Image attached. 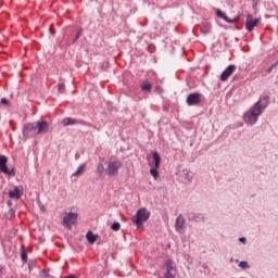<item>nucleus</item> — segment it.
I'll list each match as a JSON object with an SVG mask.
<instances>
[{
  "instance_id": "22",
  "label": "nucleus",
  "mask_w": 278,
  "mask_h": 278,
  "mask_svg": "<svg viewBox=\"0 0 278 278\" xmlns=\"http://www.w3.org/2000/svg\"><path fill=\"white\" fill-rule=\"evenodd\" d=\"M21 260L23 264H27V249L25 248V245L21 247Z\"/></svg>"
},
{
  "instance_id": "28",
  "label": "nucleus",
  "mask_w": 278,
  "mask_h": 278,
  "mask_svg": "<svg viewBox=\"0 0 278 278\" xmlns=\"http://www.w3.org/2000/svg\"><path fill=\"white\" fill-rule=\"evenodd\" d=\"M185 173V179H187L189 182L192 181V176L190 175V172L184 170Z\"/></svg>"
},
{
  "instance_id": "9",
  "label": "nucleus",
  "mask_w": 278,
  "mask_h": 278,
  "mask_svg": "<svg viewBox=\"0 0 278 278\" xmlns=\"http://www.w3.org/2000/svg\"><path fill=\"white\" fill-rule=\"evenodd\" d=\"M187 219L189 223H205V215L202 213L190 212L187 213Z\"/></svg>"
},
{
  "instance_id": "5",
  "label": "nucleus",
  "mask_w": 278,
  "mask_h": 278,
  "mask_svg": "<svg viewBox=\"0 0 278 278\" xmlns=\"http://www.w3.org/2000/svg\"><path fill=\"white\" fill-rule=\"evenodd\" d=\"M23 136L24 138H36L38 136V128L35 123H27L23 127Z\"/></svg>"
},
{
  "instance_id": "35",
  "label": "nucleus",
  "mask_w": 278,
  "mask_h": 278,
  "mask_svg": "<svg viewBox=\"0 0 278 278\" xmlns=\"http://www.w3.org/2000/svg\"><path fill=\"white\" fill-rule=\"evenodd\" d=\"M239 242H243V244H244V242H247V238H244V237L239 238Z\"/></svg>"
},
{
  "instance_id": "33",
  "label": "nucleus",
  "mask_w": 278,
  "mask_h": 278,
  "mask_svg": "<svg viewBox=\"0 0 278 278\" xmlns=\"http://www.w3.org/2000/svg\"><path fill=\"white\" fill-rule=\"evenodd\" d=\"M169 108H170V105L168 103H165L163 105V112H168Z\"/></svg>"
},
{
  "instance_id": "26",
  "label": "nucleus",
  "mask_w": 278,
  "mask_h": 278,
  "mask_svg": "<svg viewBox=\"0 0 278 278\" xmlns=\"http://www.w3.org/2000/svg\"><path fill=\"white\" fill-rule=\"evenodd\" d=\"M202 34H210L212 31V26L206 25L201 28Z\"/></svg>"
},
{
  "instance_id": "14",
  "label": "nucleus",
  "mask_w": 278,
  "mask_h": 278,
  "mask_svg": "<svg viewBox=\"0 0 278 278\" xmlns=\"http://www.w3.org/2000/svg\"><path fill=\"white\" fill-rule=\"evenodd\" d=\"M216 16H218V18H223V21H225L226 23H229V25H233L235 23H238V18H229L227 16V14H225V12H223V10L220 9H216Z\"/></svg>"
},
{
  "instance_id": "24",
  "label": "nucleus",
  "mask_w": 278,
  "mask_h": 278,
  "mask_svg": "<svg viewBox=\"0 0 278 278\" xmlns=\"http://www.w3.org/2000/svg\"><path fill=\"white\" fill-rule=\"evenodd\" d=\"M112 231H119L121 230V223L115 222L111 225Z\"/></svg>"
},
{
  "instance_id": "18",
  "label": "nucleus",
  "mask_w": 278,
  "mask_h": 278,
  "mask_svg": "<svg viewBox=\"0 0 278 278\" xmlns=\"http://www.w3.org/2000/svg\"><path fill=\"white\" fill-rule=\"evenodd\" d=\"M176 227L178 229H184L186 227V218H184V215H178L176 218Z\"/></svg>"
},
{
  "instance_id": "8",
  "label": "nucleus",
  "mask_w": 278,
  "mask_h": 278,
  "mask_svg": "<svg viewBox=\"0 0 278 278\" xmlns=\"http://www.w3.org/2000/svg\"><path fill=\"white\" fill-rule=\"evenodd\" d=\"M201 97H203V94L199 92L190 93L186 99L187 105L189 106L199 105L201 103Z\"/></svg>"
},
{
  "instance_id": "25",
  "label": "nucleus",
  "mask_w": 278,
  "mask_h": 278,
  "mask_svg": "<svg viewBox=\"0 0 278 278\" xmlns=\"http://www.w3.org/2000/svg\"><path fill=\"white\" fill-rule=\"evenodd\" d=\"M239 268H243V270H247V268H251V266L249 265V262L247 261H241L239 263Z\"/></svg>"
},
{
  "instance_id": "31",
  "label": "nucleus",
  "mask_w": 278,
  "mask_h": 278,
  "mask_svg": "<svg viewBox=\"0 0 278 278\" xmlns=\"http://www.w3.org/2000/svg\"><path fill=\"white\" fill-rule=\"evenodd\" d=\"M155 92H156L157 94H162V92H164V89H162L161 86H156V87H155Z\"/></svg>"
},
{
  "instance_id": "1",
  "label": "nucleus",
  "mask_w": 278,
  "mask_h": 278,
  "mask_svg": "<svg viewBox=\"0 0 278 278\" xmlns=\"http://www.w3.org/2000/svg\"><path fill=\"white\" fill-rule=\"evenodd\" d=\"M268 101H270L269 96L261 97L260 100L243 115L244 123H247V125H255L260 116L264 114L266 108H268Z\"/></svg>"
},
{
  "instance_id": "13",
  "label": "nucleus",
  "mask_w": 278,
  "mask_h": 278,
  "mask_svg": "<svg viewBox=\"0 0 278 278\" xmlns=\"http://www.w3.org/2000/svg\"><path fill=\"white\" fill-rule=\"evenodd\" d=\"M9 197L10 199H15L16 201H18V199L23 197V186H16L14 187V190H10Z\"/></svg>"
},
{
  "instance_id": "36",
  "label": "nucleus",
  "mask_w": 278,
  "mask_h": 278,
  "mask_svg": "<svg viewBox=\"0 0 278 278\" xmlns=\"http://www.w3.org/2000/svg\"><path fill=\"white\" fill-rule=\"evenodd\" d=\"M7 205H8L9 207H12V201L9 200V201L7 202Z\"/></svg>"
},
{
  "instance_id": "20",
  "label": "nucleus",
  "mask_w": 278,
  "mask_h": 278,
  "mask_svg": "<svg viewBox=\"0 0 278 278\" xmlns=\"http://www.w3.org/2000/svg\"><path fill=\"white\" fill-rule=\"evenodd\" d=\"M84 36V28H78L75 37L72 39V45H76L77 40H79Z\"/></svg>"
},
{
  "instance_id": "37",
  "label": "nucleus",
  "mask_w": 278,
  "mask_h": 278,
  "mask_svg": "<svg viewBox=\"0 0 278 278\" xmlns=\"http://www.w3.org/2000/svg\"><path fill=\"white\" fill-rule=\"evenodd\" d=\"M0 275H3V265H0Z\"/></svg>"
},
{
  "instance_id": "2",
  "label": "nucleus",
  "mask_w": 278,
  "mask_h": 278,
  "mask_svg": "<svg viewBox=\"0 0 278 278\" xmlns=\"http://www.w3.org/2000/svg\"><path fill=\"white\" fill-rule=\"evenodd\" d=\"M151 217V212L147 211V208H139L135 216H132V223L140 228L149 218Z\"/></svg>"
},
{
  "instance_id": "12",
  "label": "nucleus",
  "mask_w": 278,
  "mask_h": 278,
  "mask_svg": "<svg viewBox=\"0 0 278 278\" xmlns=\"http://www.w3.org/2000/svg\"><path fill=\"white\" fill-rule=\"evenodd\" d=\"M38 136L49 132V123L45 121L35 122Z\"/></svg>"
},
{
  "instance_id": "32",
  "label": "nucleus",
  "mask_w": 278,
  "mask_h": 278,
  "mask_svg": "<svg viewBox=\"0 0 278 278\" xmlns=\"http://www.w3.org/2000/svg\"><path fill=\"white\" fill-rule=\"evenodd\" d=\"M9 216H11V218H14L16 216V212H14V208L9 210Z\"/></svg>"
},
{
  "instance_id": "16",
  "label": "nucleus",
  "mask_w": 278,
  "mask_h": 278,
  "mask_svg": "<svg viewBox=\"0 0 278 278\" xmlns=\"http://www.w3.org/2000/svg\"><path fill=\"white\" fill-rule=\"evenodd\" d=\"M165 268H166V271H169V273L177 270V267L175 266V262L172 258L166 260Z\"/></svg>"
},
{
  "instance_id": "30",
  "label": "nucleus",
  "mask_w": 278,
  "mask_h": 278,
  "mask_svg": "<svg viewBox=\"0 0 278 278\" xmlns=\"http://www.w3.org/2000/svg\"><path fill=\"white\" fill-rule=\"evenodd\" d=\"M164 278H175V274L173 271H166Z\"/></svg>"
},
{
  "instance_id": "15",
  "label": "nucleus",
  "mask_w": 278,
  "mask_h": 278,
  "mask_svg": "<svg viewBox=\"0 0 278 278\" xmlns=\"http://www.w3.org/2000/svg\"><path fill=\"white\" fill-rule=\"evenodd\" d=\"M84 122L79 119H75L73 117H65L62 121L63 127H68L71 125H81Z\"/></svg>"
},
{
  "instance_id": "7",
  "label": "nucleus",
  "mask_w": 278,
  "mask_h": 278,
  "mask_svg": "<svg viewBox=\"0 0 278 278\" xmlns=\"http://www.w3.org/2000/svg\"><path fill=\"white\" fill-rule=\"evenodd\" d=\"M261 18H253V15L247 14L245 16V29L248 31H253L257 25H260Z\"/></svg>"
},
{
  "instance_id": "11",
  "label": "nucleus",
  "mask_w": 278,
  "mask_h": 278,
  "mask_svg": "<svg viewBox=\"0 0 278 278\" xmlns=\"http://www.w3.org/2000/svg\"><path fill=\"white\" fill-rule=\"evenodd\" d=\"M233 73H236V65L231 64L219 76L220 81H227Z\"/></svg>"
},
{
  "instance_id": "17",
  "label": "nucleus",
  "mask_w": 278,
  "mask_h": 278,
  "mask_svg": "<svg viewBox=\"0 0 278 278\" xmlns=\"http://www.w3.org/2000/svg\"><path fill=\"white\" fill-rule=\"evenodd\" d=\"M140 88L142 92H151L153 85L149 80H143Z\"/></svg>"
},
{
  "instance_id": "10",
  "label": "nucleus",
  "mask_w": 278,
  "mask_h": 278,
  "mask_svg": "<svg viewBox=\"0 0 278 278\" xmlns=\"http://www.w3.org/2000/svg\"><path fill=\"white\" fill-rule=\"evenodd\" d=\"M77 213H68L63 217V225H65V227H73V225H75V223H77Z\"/></svg>"
},
{
  "instance_id": "3",
  "label": "nucleus",
  "mask_w": 278,
  "mask_h": 278,
  "mask_svg": "<svg viewBox=\"0 0 278 278\" xmlns=\"http://www.w3.org/2000/svg\"><path fill=\"white\" fill-rule=\"evenodd\" d=\"M121 168H123V162L119 160H110L106 163L105 175L109 177H116Z\"/></svg>"
},
{
  "instance_id": "6",
  "label": "nucleus",
  "mask_w": 278,
  "mask_h": 278,
  "mask_svg": "<svg viewBox=\"0 0 278 278\" xmlns=\"http://www.w3.org/2000/svg\"><path fill=\"white\" fill-rule=\"evenodd\" d=\"M152 157L154 161V167L150 169V174L152 175V177L157 179V177H160V172H157V168H160V165L162 164V156H160V153L155 151L153 152Z\"/></svg>"
},
{
  "instance_id": "27",
  "label": "nucleus",
  "mask_w": 278,
  "mask_h": 278,
  "mask_svg": "<svg viewBox=\"0 0 278 278\" xmlns=\"http://www.w3.org/2000/svg\"><path fill=\"white\" fill-rule=\"evenodd\" d=\"M65 88H66V85H64V83H59L58 84L59 92H64Z\"/></svg>"
},
{
  "instance_id": "4",
  "label": "nucleus",
  "mask_w": 278,
  "mask_h": 278,
  "mask_svg": "<svg viewBox=\"0 0 278 278\" xmlns=\"http://www.w3.org/2000/svg\"><path fill=\"white\" fill-rule=\"evenodd\" d=\"M0 173L9 177H16V169L14 167H8V156L5 155H0Z\"/></svg>"
},
{
  "instance_id": "34",
  "label": "nucleus",
  "mask_w": 278,
  "mask_h": 278,
  "mask_svg": "<svg viewBox=\"0 0 278 278\" xmlns=\"http://www.w3.org/2000/svg\"><path fill=\"white\" fill-rule=\"evenodd\" d=\"M28 269H29V270H33V269H34V263H33V262L28 263Z\"/></svg>"
},
{
  "instance_id": "23",
  "label": "nucleus",
  "mask_w": 278,
  "mask_h": 278,
  "mask_svg": "<svg viewBox=\"0 0 278 278\" xmlns=\"http://www.w3.org/2000/svg\"><path fill=\"white\" fill-rule=\"evenodd\" d=\"M97 173H98L99 177H101L103 175V173H105V167L103 166V163L98 164Z\"/></svg>"
},
{
  "instance_id": "19",
  "label": "nucleus",
  "mask_w": 278,
  "mask_h": 278,
  "mask_svg": "<svg viewBox=\"0 0 278 278\" xmlns=\"http://www.w3.org/2000/svg\"><path fill=\"white\" fill-rule=\"evenodd\" d=\"M86 238H87L89 244H94V242H97L98 236L94 235L93 231H88L87 235H86Z\"/></svg>"
},
{
  "instance_id": "29",
  "label": "nucleus",
  "mask_w": 278,
  "mask_h": 278,
  "mask_svg": "<svg viewBox=\"0 0 278 278\" xmlns=\"http://www.w3.org/2000/svg\"><path fill=\"white\" fill-rule=\"evenodd\" d=\"M0 103L2 104V105H10V100H8V98H2L1 99V101H0Z\"/></svg>"
},
{
  "instance_id": "21",
  "label": "nucleus",
  "mask_w": 278,
  "mask_h": 278,
  "mask_svg": "<svg viewBox=\"0 0 278 278\" xmlns=\"http://www.w3.org/2000/svg\"><path fill=\"white\" fill-rule=\"evenodd\" d=\"M86 173V164H81L77 170L72 175V177H81V174Z\"/></svg>"
}]
</instances>
